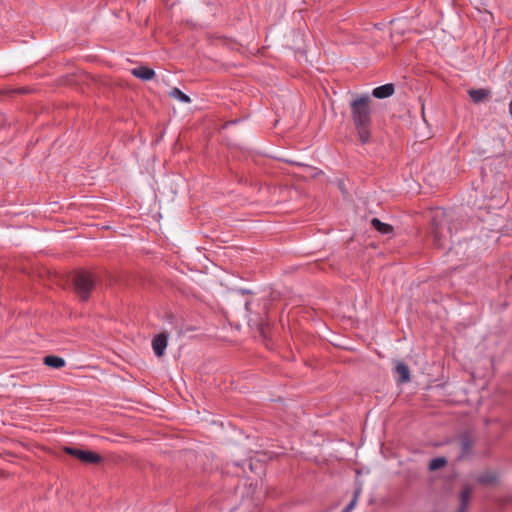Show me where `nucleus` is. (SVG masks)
I'll return each instance as SVG.
<instances>
[{
    "mask_svg": "<svg viewBox=\"0 0 512 512\" xmlns=\"http://www.w3.org/2000/svg\"><path fill=\"white\" fill-rule=\"evenodd\" d=\"M475 440L469 432H464L458 439V445L460 448V457H464L471 453Z\"/></svg>",
    "mask_w": 512,
    "mask_h": 512,
    "instance_id": "obj_4",
    "label": "nucleus"
},
{
    "mask_svg": "<svg viewBox=\"0 0 512 512\" xmlns=\"http://www.w3.org/2000/svg\"><path fill=\"white\" fill-rule=\"evenodd\" d=\"M132 75L144 80L148 81L155 77V71L147 66H139L137 68L132 69Z\"/></svg>",
    "mask_w": 512,
    "mask_h": 512,
    "instance_id": "obj_8",
    "label": "nucleus"
},
{
    "mask_svg": "<svg viewBox=\"0 0 512 512\" xmlns=\"http://www.w3.org/2000/svg\"><path fill=\"white\" fill-rule=\"evenodd\" d=\"M395 87L392 83H388L379 87H376L372 91V95L378 99H384L393 95Z\"/></svg>",
    "mask_w": 512,
    "mask_h": 512,
    "instance_id": "obj_9",
    "label": "nucleus"
},
{
    "mask_svg": "<svg viewBox=\"0 0 512 512\" xmlns=\"http://www.w3.org/2000/svg\"><path fill=\"white\" fill-rule=\"evenodd\" d=\"M497 479H498V475L496 472L487 471V472H484L483 474H481L477 478V481H478V483H480L482 485H490V484L496 483Z\"/></svg>",
    "mask_w": 512,
    "mask_h": 512,
    "instance_id": "obj_15",
    "label": "nucleus"
},
{
    "mask_svg": "<svg viewBox=\"0 0 512 512\" xmlns=\"http://www.w3.org/2000/svg\"><path fill=\"white\" fill-rule=\"evenodd\" d=\"M26 92H27V90L24 88L17 89V90L2 88V90H1L2 96H4V95L13 96L14 94L26 93Z\"/></svg>",
    "mask_w": 512,
    "mask_h": 512,
    "instance_id": "obj_20",
    "label": "nucleus"
},
{
    "mask_svg": "<svg viewBox=\"0 0 512 512\" xmlns=\"http://www.w3.org/2000/svg\"><path fill=\"white\" fill-rule=\"evenodd\" d=\"M169 96L172 98L178 99L179 101L184 102V103L191 102V98L188 95H186L185 93H183L179 88H176V87L173 88L169 92Z\"/></svg>",
    "mask_w": 512,
    "mask_h": 512,
    "instance_id": "obj_16",
    "label": "nucleus"
},
{
    "mask_svg": "<svg viewBox=\"0 0 512 512\" xmlns=\"http://www.w3.org/2000/svg\"><path fill=\"white\" fill-rule=\"evenodd\" d=\"M447 464V460L444 457H437L430 461L429 463V469L431 471L438 470L442 467H444Z\"/></svg>",
    "mask_w": 512,
    "mask_h": 512,
    "instance_id": "obj_17",
    "label": "nucleus"
},
{
    "mask_svg": "<svg viewBox=\"0 0 512 512\" xmlns=\"http://www.w3.org/2000/svg\"><path fill=\"white\" fill-rule=\"evenodd\" d=\"M351 119L357 132V137L362 145L368 144L372 140V117L370 109V97L361 95L355 97L350 102Z\"/></svg>",
    "mask_w": 512,
    "mask_h": 512,
    "instance_id": "obj_1",
    "label": "nucleus"
},
{
    "mask_svg": "<svg viewBox=\"0 0 512 512\" xmlns=\"http://www.w3.org/2000/svg\"><path fill=\"white\" fill-rule=\"evenodd\" d=\"M361 491H362L361 487H358V488L355 489L352 500L343 509L342 512H351L353 510V508L355 507V505L357 503V499H358L359 495L361 494Z\"/></svg>",
    "mask_w": 512,
    "mask_h": 512,
    "instance_id": "obj_18",
    "label": "nucleus"
},
{
    "mask_svg": "<svg viewBox=\"0 0 512 512\" xmlns=\"http://www.w3.org/2000/svg\"><path fill=\"white\" fill-rule=\"evenodd\" d=\"M63 451H64L66 454L70 455V456H73V457H75V458H78V457H79V454L81 453V451H82V450H81V449H77V448H73V447H68V446H66V447H64V448H63Z\"/></svg>",
    "mask_w": 512,
    "mask_h": 512,
    "instance_id": "obj_19",
    "label": "nucleus"
},
{
    "mask_svg": "<svg viewBox=\"0 0 512 512\" xmlns=\"http://www.w3.org/2000/svg\"><path fill=\"white\" fill-rule=\"evenodd\" d=\"M43 363L51 368L60 369L65 366V360L55 355H47L43 359Z\"/></svg>",
    "mask_w": 512,
    "mask_h": 512,
    "instance_id": "obj_13",
    "label": "nucleus"
},
{
    "mask_svg": "<svg viewBox=\"0 0 512 512\" xmlns=\"http://www.w3.org/2000/svg\"><path fill=\"white\" fill-rule=\"evenodd\" d=\"M468 95L473 103L479 104L490 97L491 90L486 88L470 89L468 90Z\"/></svg>",
    "mask_w": 512,
    "mask_h": 512,
    "instance_id": "obj_6",
    "label": "nucleus"
},
{
    "mask_svg": "<svg viewBox=\"0 0 512 512\" xmlns=\"http://www.w3.org/2000/svg\"><path fill=\"white\" fill-rule=\"evenodd\" d=\"M168 343V334L163 332L156 335L152 341L153 350L158 357H162L164 355L165 349Z\"/></svg>",
    "mask_w": 512,
    "mask_h": 512,
    "instance_id": "obj_5",
    "label": "nucleus"
},
{
    "mask_svg": "<svg viewBox=\"0 0 512 512\" xmlns=\"http://www.w3.org/2000/svg\"><path fill=\"white\" fill-rule=\"evenodd\" d=\"M371 225L375 230H377L381 234H392L393 233V227L390 224L381 222L378 218H373L371 220Z\"/></svg>",
    "mask_w": 512,
    "mask_h": 512,
    "instance_id": "obj_14",
    "label": "nucleus"
},
{
    "mask_svg": "<svg viewBox=\"0 0 512 512\" xmlns=\"http://www.w3.org/2000/svg\"><path fill=\"white\" fill-rule=\"evenodd\" d=\"M75 292L82 301H87L95 286V277L88 271H76L72 276Z\"/></svg>",
    "mask_w": 512,
    "mask_h": 512,
    "instance_id": "obj_3",
    "label": "nucleus"
},
{
    "mask_svg": "<svg viewBox=\"0 0 512 512\" xmlns=\"http://www.w3.org/2000/svg\"><path fill=\"white\" fill-rule=\"evenodd\" d=\"M249 305H250V303H249V302H246V304H245V308H246V310H248V309H249Z\"/></svg>",
    "mask_w": 512,
    "mask_h": 512,
    "instance_id": "obj_23",
    "label": "nucleus"
},
{
    "mask_svg": "<svg viewBox=\"0 0 512 512\" xmlns=\"http://www.w3.org/2000/svg\"><path fill=\"white\" fill-rule=\"evenodd\" d=\"M429 217L434 247L450 250L453 237V217L442 208L432 209L429 212Z\"/></svg>",
    "mask_w": 512,
    "mask_h": 512,
    "instance_id": "obj_2",
    "label": "nucleus"
},
{
    "mask_svg": "<svg viewBox=\"0 0 512 512\" xmlns=\"http://www.w3.org/2000/svg\"><path fill=\"white\" fill-rule=\"evenodd\" d=\"M267 328H268L267 323L261 322L258 324V331L263 339L267 338Z\"/></svg>",
    "mask_w": 512,
    "mask_h": 512,
    "instance_id": "obj_22",
    "label": "nucleus"
},
{
    "mask_svg": "<svg viewBox=\"0 0 512 512\" xmlns=\"http://www.w3.org/2000/svg\"><path fill=\"white\" fill-rule=\"evenodd\" d=\"M247 465L250 470H252V463L250 461H244V463L240 466L238 463H234L233 465L227 464L226 469L227 473H232L233 475L240 477L246 474L244 466Z\"/></svg>",
    "mask_w": 512,
    "mask_h": 512,
    "instance_id": "obj_11",
    "label": "nucleus"
},
{
    "mask_svg": "<svg viewBox=\"0 0 512 512\" xmlns=\"http://www.w3.org/2000/svg\"><path fill=\"white\" fill-rule=\"evenodd\" d=\"M77 459L85 464H98L102 461L100 454L88 450H82Z\"/></svg>",
    "mask_w": 512,
    "mask_h": 512,
    "instance_id": "obj_10",
    "label": "nucleus"
},
{
    "mask_svg": "<svg viewBox=\"0 0 512 512\" xmlns=\"http://www.w3.org/2000/svg\"><path fill=\"white\" fill-rule=\"evenodd\" d=\"M472 492H473V488L471 485L467 484L463 487V489L461 490L460 495H459L460 505H459L457 512H466L467 511Z\"/></svg>",
    "mask_w": 512,
    "mask_h": 512,
    "instance_id": "obj_7",
    "label": "nucleus"
},
{
    "mask_svg": "<svg viewBox=\"0 0 512 512\" xmlns=\"http://www.w3.org/2000/svg\"><path fill=\"white\" fill-rule=\"evenodd\" d=\"M395 372L399 376L398 381L400 383H406L410 380V369H409L408 365H406L402 362L397 363V365L395 367Z\"/></svg>",
    "mask_w": 512,
    "mask_h": 512,
    "instance_id": "obj_12",
    "label": "nucleus"
},
{
    "mask_svg": "<svg viewBox=\"0 0 512 512\" xmlns=\"http://www.w3.org/2000/svg\"><path fill=\"white\" fill-rule=\"evenodd\" d=\"M284 162L290 164V165H296V166H300V167H307V168H312L310 165H308L307 163H303V162H299L297 160H294V158H284L282 159Z\"/></svg>",
    "mask_w": 512,
    "mask_h": 512,
    "instance_id": "obj_21",
    "label": "nucleus"
}]
</instances>
